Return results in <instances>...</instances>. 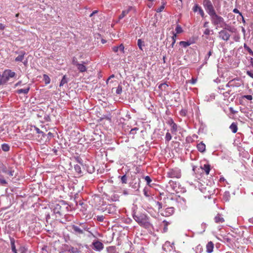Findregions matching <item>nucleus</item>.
I'll return each mask as SVG.
<instances>
[{
	"label": "nucleus",
	"instance_id": "f257e3e1",
	"mask_svg": "<svg viewBox=\"0 0 253 253\" xmlns=\"http://www.w3.org/2000/svg\"><path fill=\"white\" fill-rule=\"evenodd\" d=\"M133 219L140 226L145 228H148L151 226L149 222V218L144 213L134 212L132 215Z\"/></svg>",
	"mask_w": 253,
	"mask_h": 253
},
{
	"label": "nucleus",
	"instance_id": "f03ea898",
	"mask_svg": "<svg viewBox=\"0 0 253 253\" xmlns=\"http://www.w3.org/2000/svg\"><path fill=\"white\" fill-rule=\"evenodd\" d=\"M210 16L211 20L213 25L217 27L222 28L227 24L224 21L223 18L216 14L215 11L209 15Z\"/></svg>",
	"mask_w": 253,
	"mask_h": 253
},
{
	"label": "nucleus",
	"instance_id": "7ed1b4c3",
	"mask_svg": "<svg viewBox=\"0 0 253 253\" xmlns=\"http://www.w3.org/2000/svg\"><path fill=\"white\" fill-rule=\"evenodd\" d=\"M15 76V73L10 70H6L4 71L2 78L0 81V84H3L7 82L9 78H13Z\"/></svg>",
	"mask_w": 253,
	"mask_h": 253
},
{
	"label": "nucleus",
	"instance_id": "20e7f679",
	"mask_svg": "<svg viewBox=\"0 0 253 253\" xmlns=\"http://www.w3.org/2000/svg\"><path fill=\"white\" fill-rule=\"evenodd\" d=\"M167 176L169 178H179L181 177V170L177 168L170 169L167 172Z\"/></svg>",
	"mask_w": 253,
	"mask_h": 253
},
{
	"label": "nucleus",
	"instance_id": "39448f33",
	"mask_svg": "<svg viewBox=\"0 0 253 253\" xmlns=\"http://www.w3.org/2000/svg\"><path fill=\"white\" fill-rule=\"evenodd\" d=\"M177 207L180 210H185L186 208V200L180 196H178L175 199Z\"/></svg>",
	"mask_w": 253,
	"mask_h": 253
},
{
	"label": "nucleus",
	"instance_id": "423d86ee",
	"mask_svg": "<svg viewBox=\"0 0 253 253\" xmlns=\"http://www.w3.org/2000/svg\"><path fill=\"white\" fill-rule=\"evenodd\" d=\"M203 5L209 15L215 11L210 0H204Z\"/></svg>",
	"mask_w": 253,
	"mask_h": 253
},
{
	"label": "nucleus",
	"instance_id": "0eeeda50",
	"mask_svg": "<svg viewBox=\"0 0 253 253\" xmlns=\"http://www.w3.org/2000/svg\"><path fill=\"white\" fill-rule=\"evenodd\" d=\"M82 226L83 229L80 228L77 225H72L71 226L72 229L73 230L74 233L77 235H81L84 234V230H88V228L85 226V225L82 224H81Z\"/></svg>",
	"mask_w": 253,
	"mask_h": 253
},
{
	"label": "nucleus",
	"instance_id": "6e6552de",
	"mask_svg": "<svg viewBox=\"0 0 253 253\" xmlns=\"http://www.w3.org/2000/svg\"><path fill=\"white\" fill-rule=\"evenodd\" d=\"M219 37L224 41H227L229 40L230 35L225 30H222L219 32Z\"/></svg>",
	"mask_w": 253,
	"mask_h": 253
},
{
	"label": "nucleus",
	"instance_id": "1a4fd4ad",
	"mask_svg": "<svg viewBox=\"0 0 253 253\" xmlns=\"http://www.w3.org/2000/svg\"><path fill=\"white\" fill-rule=\"evenodd\" d=\"M93 249L96 251H101L104 248L103 244L99 241H96L92 243Z\"/></svg>",
	"mask_w": 253,
	"mask_h": 253
},
{
	"label": "nucleus",
	"instance_id": "9d476101",
	"mask_svg": "<svg viewBox=\"0 0 253 253\" xmlns=\"http://www.w3.org/2000/svg\"><path fill=\"white\" fill-rule=\"evenodd\" d=\"M177 187V184L175 182L170 180L169 182V184L167 186V191L169 192H171L172 191H175Z\"/></svg>",
	"mask_w": 253,
	"mask_h": 253
},
{
	"label": "nucleus",
	"instance_id": "9b49d317",
	"mask_svg": "<svg viewBox=\"0 0 253 253\" xmlns=\"http://www.w3.org/2000/svg\"><path fill=\"white\" fill-rule=\"evenodd\" d=\"M193 10L194 12L198 11L199 13L200 14V15L203 18H204L205 17V13H204L203 10L198 4H195L194 6V7L193 8Z\"/></svg>",
	"mask_w": 253,
	"mask_h": 253
},
{
	"label": "nucleus",
	"instance_id": "f8f14e48",
	"mask_svg": "<svg viewBox=\"0 0 253 253\" xmlns=\"http://www.w3.org/2000/svg\"><path fill=\"white\" fill-rule=\"evenodd\" d=\"M30 89V84H28L26 87L24 88L19 89L16 91V92L18 94H27Z\"/></svg>",
	"mask_w": 253,
	"mask_h": 253
},
{
	"label": "nucleus",
	"instance_id": "ddd939ff",
	"mask_svg": "<svg viewBox=\"0 0 253 253\" xmlns=\"http://www.w3.org/2000/svg\"><path fill=\"white\" fill-rule=\"evenodd\" d=\"M19 55L15 59V61L16 62H22L24 58V56L26 54V52L24 51H20L18 52Z\"/></svg>",
	"mask_w": 253,
	"mask_h": 253
},
{
	"label": "nucleus",
	"instance_id": "4468645a",
	"mask_svg": "<svg viewBox=\"0 0 253 253\" xmlns=\"http://www.w3.org/2000/svg\"><path fill=\"white\" fill-rule=\"evenodd\" d=\"M174 210L173 207L167 208L165 210L164 215L166 216H169L174 213Z\"/></svg>",
	"mask_w": 253,
	"mask_h": 253
},
{
	"label": "nucleus",
	"instance_id": "2eb2a0df",
	"mask_svg": "<svg viewBox=\"0 0 253 253\" xmlns=\"http://www.w3.org/2000/svg\"><path fill=\"white\" fill-rule=\"evenodd\" d=\"M170 125L171 126V132L172 133L175 134L176 132L177 131L178 129V126L177 125L174 123L172 120H171L170 121Z\"/></svg>",
	"mask_w": 253,
	"mask_h": 253
},
{
	"label": "nucleus",
	"instance_id": "dca6fc26",
	"mask_svg": "<svg viewBox=\"0 0 253 253\" xmlns=\"http://www.w3.org/2000/svg\"><path fill=\"white\" fill-rule=\"evenodd\" d=\"M214 244L211 241H210L206 245V251L208 253H211L213 252Z\"/></svg>",
	"mask_w": 253,
	"mask_h": 253
},
{
	"label": "nucleus",
	"instance_id": "f3484780",
	"mask_svg": "<svg viewBox=\"0 0 253 253\" xmlns=\"http://www.w3.org/2000/svg\"><path fill=\"white\" fill-rule=\"evenodd\" d=\"M201 168L204 170L206 174H209L211 170V166L209 164H205L203 165H201Z\"/></svg>",
	"mask_w": 253,
	"mask_h": 253
},
{
	"label": "nucleus",
	"instance_id": "a211bd4d",
	"mask_svg": "<svg viewBox=\"0 0 253 253\" xmlns=\"http://www.w3.org/2000/svg\"><path fill=\"white\" fill-rule=\"evenodd\" d=\"M197 148L200 152L204 153L206 151V145L203 142L198 143Z\"/></svg>",
	"mask_w": 253,
	"mask_h": 253
},
{
	"label": "nucleus",
	"instance_id": "6ab92c4d",
	"mask_svg": "<svg viewBox=\"0 0 253 253\" xmlns=\"http://www.w3.org/2000/svg\"><path fill=\"white\" fill-rule=\"evenodd\" d=\"M11 242V249L13 253H23V252L21 250H17L16 249V247L14 244V241L13 239H11L10 240Z\"/></svg>",
	"mask_w": 253,
	"mask_h": 253
},
{
	"label": "nucleus",
	"instance_id": "aec40b11",
	"mask_svg": "<svg viewBox=\"0 0 253 253\" xmlns=\"http://www.w3.org/2000/svg\"><path fill=\"white\" fill-rule=\"evenodd\" d=\"M214 221L216 223H222L224 222V219L219 214H217L214 217Z\"/></svg>",
	"mask_w": 253,
	"mask_h": 253
},
{
	"label": "nucleus",
	"instance_id": "412c9836",
	"mask_svg": "<svg viewBox=\"0 0 253 253\" xmlns=\"http://www.w3.org/2000/svg\"><path fill=\"white\" fill-rule=\"evenodd\" d=\"M131 9V7H129L127 9L123 10L122 12V14L119 16V19H121L123 18L126 15L129 13Z\"/></svg>",
	"mask_w": 253,
	"mask_h": 253
},
{
	"label": "nucleus",
	"instance_id": "4be33fe9",
	"mask_svg": "<svg viewBox=\"0 0 253 253\" xmlns=\"http://www.w3.org/2000/svg\"><path fill=\"white\" fill-rule=\"evenodd\" d=\"M77 68L81 72H84L86 71V67L83 64L79 63L77 66Z\"/></svg>",
	"mask_w": 253,
	"mask_h": 253
},
{
	"label": "nucleus",
	"instance_id": "5701e85b",
	"mask_svg": "<svg viewBox=\"0 0 253 253\" xmlns=\"http://www.w3.org/2000/svg\"><path fill=\"white\" fill-rule=\"evenodd\" d=\"M230 129L231 130L232 132L236 133L238 130V127L237 124L235 123H233L229 126Z\"/></svg>",
	"mask_w": 253,
	"mask_h": 253
},
{
	"label": "nucleus",
	"instance_id": "b1692460",
	"mask_svg": "<svg viewBox=\"0 0 253 253\" xmlns=\"http://www.w3.org/2000/svg\"><path fill=\"white\" fill-rule=\"evenodd\" d=\"M106 249L108 253H118L115 246L108 247Z\"/></svg>",
	"mask_w": 253,
	"mask_h": 253
},
{
	"label": "nucleus",
	"instance_id": "393cba45",
	"mask_svg": "<svg viewBox=\"0 0 253 253\" xmlns=\"http://www.w3.org/2000/svg\"><path fill=\"white\" fill-rule=\"evenodd\" d=\"M137 45L141 50H143V47L145 46L144 41H142L141 39H138L137 40Z\"/></svg>",
	"mask_w": 253,
	"mask_h": 253
},
{
	"label": "nucleus",
	"instance_id": "a878e982",
	"mask_svg": "<svg viewBox=\"0 0 253 253\" xmlns=\"http://www.w3.org/2000/svg\"><path fill=\"white\" fill-rule=\"evenodd\" d=\"M222 28H224V29L227 30L228 31L232 32V33H235L236 31V29H235L234 27H232L228 25L227 24V26H225L224 27H222Z\"/></svg>",
	"mask_w": 253,
	"mask_h": 253
},
{
	"label": "nucleus",
	"instance_id": "bb28decb",
	"mask_svg": "<svg viewBox=\"0 0 253 253\" xmlns=\"http://www.w3.org/2000/svg\"><path fill=\"white\" fill-rule=\"evenodd\" d=\"M67 82H68V79L66 77V76L65 75H64L63 77V78H62V80H61V82L60 83V85H59L60 86H63L64 84H67Z\"/></svg>",
	"mask_w": 253,
	"mask_h": 253
},
{
	"label": "nucleus",
	"instance_id": "cd10ccee",
	"mask_svg": "<svg viewBox=\"0 0 253 253\" xmlns=\"http://www.w3.org/2000/svg\"><path fill=\"white\" fill-rule=\"evenodd\" d=\"M9 146L7 144L4 143L1 145V149L3 151L7 152L9 150Z\"/></svg>",
	"mask_w": 253,
	"mask_h": 253
},
{
	"label": "nucleus",
	"instance_id": "c85d7f7f",
	"mask_svg": "<svg viewBox=\"0 0 253 253\" xmlns=\"http://www.w3.org/2000/svg\"><path fill=\"white\" fill-rule=\"evenodd\" d=\"M179 44L184 47H186L191 44L189 42L181 41L180 42Z\"/></svg>",
	"mask_w": 253,
	"mask_h": 253
},
{
	"label": "nucleus",
	"instance_id": "c756f323",
	"mask_svg": "<svg viewBox=\"0 0 253 253\" xmlns=\"http://www.w3.org/2000/svg\"><path fill=\"white\" fill-rule=\"evenodd\" d=\"M143 193L145 197L149 198L150 194L149 193V189L147 187H145L143 189Z\"/></svg>",
	"mask_w": 253,
	"mask_h": 253
},
{
	"label": "nucleus",
	"instance_id": "7c9ffc66",
	"mask_svg": "<svg viewBox=\"0 0 253 253\" xmlns=\"http://www.w3.org/2000/svg\"><path fill=\"white\" fill-rule=\"evenodd\" d=\"M171 138L172 137L170 133L167 132L165 136L166 141L169 142L171 139Z\"/></svg>",
	"mask_w": 253,
	"mask_h": 253
},
{
	"label": "nucleus",
	"instance_id": "2f4dec72",
	"mask_svg": "<svg viewBox=\"0 0 253 253\" xmlns=\"http://www.w3.org/2000/svg\"><path fill=\"white\" fill-rule=\"evenodd\" d=\"M74 169L76 171L79 173H81L82 172L81 168L79 165H75L74 166Z\"/></svg>",
	"mask_w": 253,
	"mask_h": 253
},
{
	"label": "nucleus",
	"instance_id": "473e14b6",
	"mask_svg": "<svg viewBox=\"0 0 253 253\" xmlns=\"http://www.w3.org/2000/svg\"><path fill=\"white\" fill-rule=\"evenodd\" d=\"M34 127L37 133L41 134L43 137H44L46 135L45 133L43 131H41L39 128L36 126H35Z\"/></svg>",
	"mask_w": 253,
	"mask_h": 253
},
{
	"label": "nucleus",
	"instance_id": "72a5a7b5",
	"mask_svg": "<svg viewBox=\"0 0 253 253\" xmlns=\"http://www.w3.org/2000/svg\"><path fill=\"white\" fill-rule=\"evenodd\" d=\"M175 31H176V32L177 34H180V33H182L183 31L182 28L179 25H177L176 26V27L175 28Z\"/></svg>",
	"mask_w": 253,
	"mask_h": 253
},
{
	"label": "nucleus",
	"instance_id": "f704fd0d",
	"mask_svg": "<svg viewBox=\"0 0 253 253\" xmlns=\"http://www.w3.org/2000/svg\"><path fill=\"white\" fill-rule=\"evenodd\" d=\"M43 78L45 81V83L48 84L50 83V80L48 76L46 75H44Z\"/></svg>",
	"mask_w": 253,
	"mask_h": 253
},
{
	"label": "nucleus",
	"instance_id": "c9c22d12",
	"mask_svg": "<svg viewBox=\"0 0 253 253\" xmlns=\"http://www.w3.org/2000/svg\"><path fill=\"white\" fill-rule=\"evenodd\" d=\"M121 181L123 183H126L127 177L126 175H124L121 177Z\"/></svg>",
	"mask_w": 253,
	"mask_h": 253
},
{
	"label": "nucleus",
	"instance_id": "e433bc0d",
	"mask_svg": "<svg viewBox=\"0 0 253 253\" xmlns=\"http://www.w3.org/2000/svg\"><path fill=\"white\" fill-rule=\"evenodd\" d=\"M144 179H145V181H146L147 185H149L150 183L152 181L151 178L149 176H146L144 177Z\"/></svg>",
	"mask_w": 253,
	"mask_h": 253
},
{
	"label": "nucleus",
	"instance_id": "4c0bfd02",
	"mask_svg": "<svg viewBox=\"0 0 253 253\" xmlns=\"http://www.w3.org/2000/svg\"><path fill=\"white\" fill-rule=\"evenodd\" d=\"M155 204H156V206H155L156 207H157L159 210L162 208L163 206H162V203H160L158 201L155 202Z\"/></svg>",
	"mask_w": 253,
	"mask_h": 253
},
{
	"label": "nucleus",
	"instance_id": "58836bf2",
	"mask_svg": "<svg viewBox=\"0 0 253 253\" xmlns=\"http://www.w3.org/2000/svg\"><path fill=\"white\" fill-rule=\"evenodd\" d=\"M60 208L61 206L60 205H56L54 212L56 213H59V214H60V211H59Z\"/></svg>",
	"mask_w": 253,
	"mask_h": 253
},
{
	"label": "nucleus",
	"instance_id": "ea45409f",
	"mask_svg": "<svg viewBox=\"0 0 253 253\" xmlns=\"http://www.w3.org/2000/svg\"><path fill=\"white\" fill-rule=\"evenodd\" d=\"M230 197V193L229 192H225L224 194V199H225L226 201H228L229 197Z\"/></svg>",
	"mask_w": 253,
	"mask_h": 253
},
{
	"label": "nucleus",
	"instance_id": "a19ab883",
	"mask_svg": "<svg viewBox=\"0 0 253 253\" xmlns=\"http://www.w3.org/2000/svg\"><path fill=\"white\" fill-rule=\"evenodd\" d=\"M72 64L76 66L79 64L76 57H74L73 58Z\"/></svg>",
	"mask_w": 253,
	"mask_h": 253
},
{
	"label": "nucleus",
	"instance_id": "79ce46f5",
	"mask_svg": "<svg viewBox=\"0 0 253 253\" xmlns=\"http://www.w3.org/2000/svg\"><path fill=\"white\" fill-rule=\"evenodd\" d=\"M244 47L250 54L253 53V50L249 46H248L246 44H244Z\"/></svg>",
	"mask_w": 253,
	"mask_h": 253
},
{
	"label": "nucleus",
	"instance_id": "37998d69",
	"mask_svg": "<svg viewBox=\"0 0 253 253\" xmlns=\"http://www.w3.org/2000/svg\"><path fill=\"white\" fill-rule=\"evenodd\" d=\"M211 32H212V30H211L208 28H206L204 32V34L205 35H210Z\"/></svg>",
	"mask_w": 253,
	"mask_h": 253
},
{
	"label": "nucleus",
	"instance_id": "c03bdc74",
	"mask_svg": "<svg viewBox=\"0 0 253 253\" xmlns=\"http://www.w3.org/2000/svg\"><path fill=\"white\" fill-rule=\"evenodd\" d=\"M96 218L98 221L102 222L104 219V217L103 215H97Z\"/></svg>",
	"mask_w": 253,
	"mask_h": 253
},
{
	"label": "nucleus",
	"instance_id": "a18cd8bd",
	"mask_svg": "<svg viewBox=\"0 0 253 253\" xmlns=\"http://www.w3.org/2000/svg\"><path fill=\"white\" fill-rule=\"evenodd\" d=\"M122 91V86L120 85L118 86L116 89V93L118 94H121Z\"/></svg>",
	"mask_w": 253,
	"mask_h": 253
},
{
	"label": "nucleus",
	"instance_id": "49530a36",
	"mask_svg": "<svg viewBox=\"0 0 253 253\" xmlns=\"http://www.w3.org/2000/svg\"><path fill=\"white\" fill-rule=\"evenodd\" d=\"M164 8H165V6H164V5L161 6L159 8H158L156 10L157 12H162L164 10Z\"/></svg>",
	"mask_w": 253,
	"mask_h": 253
},
{
	"label": "nucleus",
	"instance_id": "de8ad7c7",
	"mask_svg": "<svg viewBox=\"0 0 253 253\" xmlns=\"http://www.w3.org/2000/svg\"><path fill=\"white\" fill-rule=\"evenodd\" d=\"M0 183L2 185H5L7 182L5 179L0 177Z\"/></svg>",
	"mask_w": 253,
	"mask_h": 253
},
{
	"label": "nucleus",
	"instance_id": "09e8293b",
	"mask_svg": "<svg viewBox=\"0 0 253 253\" xmlns=\"http://www.w3.org/2000/svg\"><path fill=\"white\" fill-rule=\"evenodd\" d=\"M243 97L249 100H251L253 99V97L251 95H244Z\"/></svg>",
	"mask_w": 253,
	"mask_h": 253
},
{
	"label": "nucleus",
	"instance_id": "8fccbe9b",
	"mask_svg": "<svg viewBox=\"0 0 253 253\" xmlns=\"http://www.w3.org/2000/svg\"><path fill=\"white\" fill-rule=\"evenodd\" d=\"M119 46H114L112 47V50L115 52H117L119 50Z\"/></svg>",
	"mask_w": 253,
	"mask_h": 253
},
{
	"label": "nucleus",
	"instance_id": "3c124183",
	"mask_svg": "<svg viewBox=\"0 0 253 253\" xmlns=\"http://www.w3.org/2000/svg\"><path fill=\"white\" fill-rule=\"evenodd\" d=\"M119 49L121 51H122L123 52H124V48H125V47L124 46V45L123 44H121L119 46Z\"/></svg>",
	"mask_w": 253,
	"mask_h": 253
},
{
	"label": "nucleus",
	"instance_id": "603ef678",
	"mask_svg": "<svg viewBox=\"0 0 253 253\" xmlns=\"http://www.w3.org/2000/svg\"><path fill=\"white\" fill-rule=\"evenodd\" d=\"M14 171L13 170H7L6 173H7L9 175L12 176L14 174Z\"/></svg>",
	"mask_w": 253,
	"mask_h": 253
},
{
	"label": "nucleus",
	"instance_id": "864d4df0",
	"mask_svg": "<svg viewBox=\"0 0 253 253\" xmlns=\"http://www.w3.org/2000/svg\"><path fill=\"white\" fill-rule=\"evenodd\" d=\"M247 74L253 79V72L250 71H247Z\"/></svg>",
	"mask_w": 253,
	"mask_h": 253
},
{
	"label": "nucleus",
	"instance_id": "5fc2aeb1",
	"mask_svg": "<svg viewBox=\"0 0 253 253\" xmlns=\"http://www.w3.org/2000/svg\"><path fill=\"white\" fill-rule=\"evenodd\" d=\"M76 160L79 163H80L82 165H83V161L81 158L78 157L76 158Z\"/></svg>",
	"mask_w": 253,
	"mask_h": 253
},
{
	"label": "nucleus",
	"instance_id": "6e6d98bb",
	"mask_svg": "<svg viewBox=\"0 0 253 253\" xmlns=\"http://www.w3.org/2000/svg\"><path fill=\"white\" fill-rule=\"evenodd\" d=\"M47 138H48V139H50L52 137H53V134L50 132H49L47 134Z\"/></svg>",
	"mask_w": 253,
	"mask_h": 253
},
{
	"label": "nucleus",
	"instance_id": "4d7b16f0",
	"mask_svg": "<svg viewBox=\"0 0 253 253\" xmlns=\"http://www.w3.org/2000/svg\"><path fill=\"white\" fill-rule=\"evenodd\" d=\"M233 12L235 13H238L241 16H242V13L239 11V10L238 9H237V8H234L233 10Z\"/></svg>",
	"mask_w": 253,
	"mask_h": 253
},
{
	"label": "nucleus",
	"instance_id": "13d9d810",
	"mask_svg": "<svg viewBox=\"0 0 253 253\" xmlns=\"http://www.w3.org/2000/svg\"><path fill=\"white\" fill-rule=\"evenodd\" d=\"M138 128L137 127H134L132 129H131L130 130V133L131 134H134L136 132V130H138Z\"/></svg>",
	"mask_w": 253,
	"mask_h": 253
},
{
	"label": "nucleus",
	"instance_id": "bf43d9fd",
	"mask_svg": "<svg viewBox=\"0 0 253 253\" xmlns=\"http://www.w3.org/2000/svg\"><path fill=\"white\" fill-rule=\"evenodd\" d=\"M69 251L71 252L72 253H75L77 251V249L72 247L70 249H69Z\"/></svg>",
	"mask_w": 253,
	"mask_h": 253
},
{
	"label": "nucleus",
	"instance_id": "052dcab7",
	"mask_svg": "<svg viewBox=\"0 0 253 253\" xmlns=\"http://www.w3.org/2000/svg\"><path fill=\"white\" fill-rule=\"evenodd\" d=\"M4 29L5 26L2 23H0V30H3Z\"/></svg>",
	"mask_w": 253,
	"mask_h": 253
},
{
	"label": "nucleus",
	"instance_id": "680f3d73",
	"mask_svg": "<svg viewBox=\"0 0 253 253\" xmlns=\"http://www.w3.org/2000/svg\"><path fill=\"white\" fill-rule=\"evenodd\" d=\"M176 37V34L174 33V32H173V35L171 38L172 41H173V40H175Z\"/></svg>",
	"mask_w": 253,
	"mask_h": 253
},
{
	"label": "nucleus",
	"instance_id": "e2e57ef3",
	"mask_svg": "<svg viewBox=\"0 0 253 253\" xmlns=\"http://www.w3.org/2000/svg\"><path fill=\"white\" fill-rule=\"evenodd\" d=\"M2 171L4 173H7V170L6 169V168L5 167H3L2 169Z\"/></svg>",
	"mask_w": 253,
	"mask_h": 253
},
{
	"label": "nucleus",
	"instance_id": "0e129e2a",
	"mask_svg": "<svg viewBox=\"0 0 253 253\" xmlns=\"http://www.w3.org/2000/svg\"><path fill=\"white\" fill-rule=\"evenodd\" d=\"M98 12L97 10H94L89 15V17H92L93 15L97 13Z\"/></svg>",
	"mask_w": 253,
	"mask_h": 253
},
{
	"label": "nucleus",
	"instance_id": "69168bd1",
	"mask_svg": "<svg viewBox=\"0 0 253 253\" xmlns=\"http://www.w3.org/2000/svg\"><path fill=\"white\" fill-rule=\"evenodd\" d=\"M208 24H209V22L208 21H206L204 23V25H203V27L204 28H207L208 27Z\"/></svg>",
	"mask_w": 253,
	"mask_h": 253
},
{
	"label": "nucleus",
	"instance_id": "338daca9",
	"mask_svg": "<svg viewBox=\"0 0 253 253\" xmlns=\"http://www.w3.org/2000/svg\"><path fill=\"white\" fill-rule=\"evenodd\" d=\"M239 39H240V37H239V36H236V37H235V38H234V40H235V41H236V42L239 41Z\"/></svg>",
	"mask_w": 253,
	"mask_h": 253
},
{
	"label": "nucleus",
	"instance_id": "774afa93",
	"mask_svg": "<svg viewBox=\"0 0 253 253\" xmlns=\"http://www.w3.org/2000/svg\"><path fill=\"white\" fill-rule=\"evenodd\" d=\"M21 83H22V82L21 81H19L18 82V83H17L15 84V86H18L19 85H20L21 84Z\"/></svg>",
	"mask_w": 253,
	"mask_h": 253
}]
</instances>
